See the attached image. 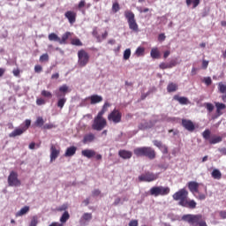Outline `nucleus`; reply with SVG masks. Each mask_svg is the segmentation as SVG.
<instances>
[{
  "instance_id": "bf43d9fd",
  "label": "nucleus",
  "mask_w": 226,
  "mask_h": 226,
  "mask_svg": "<svg viewBox=\"0 0 226 226\" xmlns=\"http://www.w3.org/2000/svg\"><path fill=\"white\" fill-rule=\"evenodd\" d=\"M177 65V61H176V59L170 60V62L169 63V66L170 68H174V66Z\"/></svg>"
},
{
  "instance_id": "f704fd0d",
  "label": "nucleus",
  "mask_w": 226,
  "mask_h": 226,
  "mask_svg": "<svg viewBox=\"0 0 226 226\" xmlns=\"http://www.w3.org/2000/svg\"><path fill=\"white\" fill-rule=\"evenodd\" d=\"M144 52H146V49L143 47L137 48L135 54L138 57H140V56H144Z\"/></svg>"
},
{
  "instance_id": "4468645a",
  "label": "nucleus",
  "mask_w": 226,
  "mask_h": 226,
  "mask_svg": "<svg viewBox=\"0 0 226 226\" xmlns=\"http://www.w3.org/2000/svg\"><path fill=\"white\" fill-rule=\"evenodd\" d=\"M96 136L93 132H89L85 134L82 139L83 144H91V142H94Z\"/></svg>"
},
{
  "instance_id": "c03bdc74",
  "label": "nucleus",
  "mask_w": 226,
  "mask_h": 226,
  "mask_svg": "<svg viewBox=\"0 0 226 226\" xmlns=\"http://www.w3.org/2000/svg\"><path fill=\"white\" fill-rule=\"evenodd\" d=\"M82 218H83L86 222H89V220H92V219H93V214H91V213H85V214L82 215Z\"/></svg>"
},
{
  "instance_id": "4c0bfd02",
  "label": "nucleus",
  "mask_w": 226,
  "mask_h": 226,
  "mask_svg": "<svg viewBox=\"0 0 226 226\" xmlns=\"http://www.w3.org/2000/svg\"><path fill=\"white\" fill-rule=\"evenodd\" d=\"M202 137L205 139V140H209L211 137V131L208 129L205 130L202 133Z\"/></svg>"
},
{
  "instance_id": "f3484780",
  "label": "nucleus",
  "mask_w": 226,
  "mask_h": 226,
  "mask_svg": "<svg viewBox=\"0 0 226 226\" xmlns=\"http://www.w3.org/2000/svg\"><path fill=\"white\" fill-rule=\"evenodd\" d=\"M81 154L82 156H84L85 158H94V156H96V151L93 150V149H85L81 151Z\"/></svg>"
},
{
  "instance_id": "49530a36",
  "label": "nucleus",
  "mask_w": 226,
  "mask_h": 226,
  "mask_svg": "<svg viewBox=\"0 0 226 226\" xmlns=\"http://www.w3.org/2000/svg\"><path fill=\"white\" fill-rule=\"evenodd\" d=\"M153 144H154V146H155V147H158V149L162 148L163 146H164L162 141H159V140H156V139L153 141Z\"/></svg>"
},
{
  "instance_id": "2f4dec72",
  "label": "nucleus",
  "mask_w": 226,
  "mask_h": 226,
  "mask_svg": "<svg viewBox=\"0 0 226 226\" xmlns=\"http://www.w3.org/2000/svg\"><path fill=\"white\" fill-rule=\"evenodd\" d=\"M71 45H74L75 47H82V41L79 38L71 39Z\"/></svg>"
},
{
  "instance_id": "473e14b6",
  "label": "nucleus",
  "mask_w": 226,
  "mask_h": 226,
  "mask_svg": "<svg viewBox=\"0 0 226 226\" xmlns=\"http://www.w3.org/2000/svg\"><path fill=\"white\" fill-rule=\"evenodd\" d=\"M58 91L59 93H61V94L65 96L66 93H70V88L66 85H63L62 87H59Z\"/></svg>"
},
{
  "instance_id": "13d9d810",
  "label": "nucleus",
  "mask_w": 226,
  "mask_h": 226,
  "mask_svg": "<svg viewBox=\"0 0 226 226\" xmlns=\"http://www.w3.org/2000/svg\"><path fill=\"white\" fill-rule=\"evenodd\" d=\"M137 10L139 11V13H147V11H149V8L142 9V7H137Z\"/></svg>"
},
{
  "instance_id": "20e7f679",
  "label": "nucleus",
  "mask_w": 226,
  "mask_h": 226,
  "mask_svg": "<svg viewBox=\"0 0 226 226\" xmlns=\"http://www.w3.org/2000/svg\"><path fill=\"white\" fill-rule=\"evenodd\" d=\"M124 17L129 24V29L134 31V33H138L139 24H137V20H135V14L132 11H125Z\"/></svg>"
},
{
  "instance_id": "338daca9",
  "label": "nucleus",
  "mask_w": 226,
  "mask_h": 226,
  "mask_svg": "<svg viewBox=\"0 0 226 226\" xmlns=\"http://www.w3.org/2000/svg\"><path fill=\"white\" fill-rule=\"evenodd\" d=\"M208 65H209V62L208 61H206V60L202 61V68H203V70H206Z\"/></svg>"
},
{
  "instance_id": "9d476101",
  "label": "nucleus",
  "mask_w": 226,
  "mask_h": 226,
  "mask_svg": "<svg viewBox=\"0 0 226 226\" xmlns=\"http://www.w3.org/2000/svg\"><path fill=\"white\" fill-rule=\"evenodd\" d=\"M22 183L19 179V174L15 171H11L8 177V185L9 186H20Z\"/></svg>"
},
{
  "instance_id": "6e6552de",
  "label": "nucleus",
  "mask_w": 226,
  "mask_h": 226,
  "mask_svg": "<svg viewBox=\"0 0 226 226\" xmlns=\"http://www.w3.org/2000/svg\"><path fill=\"white\" fill-rule=\"evenodd\" d=\"M89 63V54L85 49L78 51V64L84 68Z\"/></svg>"
},
{
  "instance_id": "72a5a7b5",
  "label": "nucleus",
  "mask_w": 226,
  "mask_h": 226,
  "mask_svg": "<svg viewBox=\"0 0 226 226\" xmlns=\"http://www.w3.org/2000/svg\"><path fill=\"white\" fill-rule=\"evenodd\" d=\"M34 124H35V126L41 128V126H43V124H45V121L43 120V117H38Z\"/></svg>"
},
{
  "instance_id": "79ce46f5",
  "label": "nucleus",
  "mask_w": 226,
  "mask_h": 226,
  "mask_svg": "<svg viewBox=\"0 0 226 226\" xmlns=\"http://www.w3.org/2000/svg\"><path fill=\"white\" fill-rule=\"evenodd\" d=\"M41 96H43L44 98H49V99L52 98V93H50V92H49V91H47V90H42V91L41 92Z\"/></svg>"
},
{
  "instance_id": "3c124183",
  "label": "nucleus",
  "mask_w": 226,
  "mask_h": 226,
  "mask_svg": "<svg viewBox=\"0 0 226 226\" xmlns=\"http://www.w3.org/2000/svg\"><path fill=\"white\" fill-rule=\"evenodd\" d=\"M46 103H47V101H45V99L43 98L36 99V105L41 106V105H45Z\"/></svg>"
},
{
  "instance_id": "dca6fc26",
  "label": "nucleus",
  "mask_w": 226,
  "mask_h": 226,
  "mask_svg": "<svg viewBox=\"0 0 226 226\" xmlns=\"http://www.w3.org/2000/svg\"><path fill=\"white\" fill-rule=\"evenodd\" d=\"M118 156H120V158H123V160H130V158L133 156V154L132 153V151L119 150Z\"/></svg>"
},
{
  "instance_id": "09e8293b",
  "label": "nucleus",
  "mask_w": 226,
  "mask_h": 226,
  "mask_svg": "<svg viewBox=\"0 0 226 226\" xmlns=\"http://www.w3.org/2000/svg\"><path fill=\"white\" fill-rule=\"evenodd\" d=\"M153 144H154V146H155V147H158V149L162 148L163 146H164L162 141H159V140H156V139L153 141Z\"/></svg>"
},
{
  "instance_id": "a19ab883",
  "label": "nucleus",
  "mask_w": 226,
  "mask_h": 226,
  "mask_svg": "<svg viewBox=\"0 0 226 226\" xmlns=\"http://www.w3.org/2000/svg\"><path fill=\"white\" fill-rule=\"evenodd\" d=\"M64 103H66V97L60 98L57 102V107L63 109L64 107Z\"/></svg>"
},
{
  "instance_id": "2eb2a0df",
  "label": "nucleus",
  "mask_w": 226,
  "mask_h": 226,
  "mask_svg": "<svg viewBox=\"0 0 226 226\" xmlns=\"http://www.w3.org/2000/svg\"><path fill=\"white\" fill-rule=\"evenodd\" d=\"M173 100L178 102L180 105H190V100H188V97H181L178 94H176L173 96Z\"/></svg>"
},
{
  "instance_id": "6ab92c4d",
  "label": "nucleus",
  "mask_w": 226,
  "mask_h": 226,
  "mask_svg": "<svg viewBox=\"0 0 226 226\" xmlns=\"http://www.w3.org/2000/svg\"><path fill=\"white\" fill-rule=\"evenodd\" d=\"M91 105H96V103H100L103 102V97L102 95L94 94L89 97Z\"/></svg>"
},
{
  "instance_id": "a18cd8bd",
  "label": "nucleus",
  "mask_w": 226,
  "mask_h": 226,
  "mask_svg": "<svg viewBox=\"0 0 226 226\" xmlns=\"http://www.w3.org/2000/svg\"><path fill=\"white\" fill-rule=\"evenodd\" d=\"M36 225H38V216L34 215L32 217V220L30 222V225L29 226H36Z\"/></svg>"
},
{
  "instance_id": "7ed1b4c3",
  "label": "nucleus",
  "mask_w": 226,
  "mask_h": 226,
  "mask_svg": "<svg viewBox=\"0 0 226 226\" xmlns=\"http://www.w3.org/2000/svg\"><path fill=\"white\" fill-rule=\"evenodd\" d=\"M150 195L153 197H165L170 193V187L169 186H154L149 190Z\"/></svg>"
},
{
  "instance_id": "b1692460",
  "label": "nucleus",
  "mask_w": 226,
  "mask_h": 226,
  "mask_svg": "<svg viewBox=\"0 0 226 226\" xmlns=\"http://www.w3.org/2000/svg\"><path fill=\"white\" fill-rule=\"evenodd\" d=\"M72 33L71 32H66L65 34H63L62 38H57L59 43H64L66 44L68 43V38H70L72 36Z\"/></svg>"
},
{
  "instance_id": "aec40b11",
  "label": "nucleus",
  "mask_w": 226,
  "mask_h": 226,
  "mask_svg": "<svg viewBox=\"0 0 226 226\" xmlns=\"http://www.w3.org/2000/svg\"><path fill=\"white\" fill-rule=\"evenodd\" d=\"M215 108H216L217 117H220V116H222V114H223L222 112V110H225L226 105L224 103H222V102H215Z\"/></svg>"
},
{
  "instance_id": "4d7b16f0",
  "label": "nucleus",
  "mask_w": 226,
  "mask_h": 226,
  "mask_svg": "<svg viewBox=\"0 0 226 226\" xmlns=\"http://www.w3.org/2000/svg\"><path fill=\"white\" fill-rule=\"evenodd\" d=\"M42 71H43V67H41V65L37 64L34 66L35 73H41Z\"/></svg>"
},
{
  "instance_id": "a878e982",
  "label": "nucleus",
  "mask_w": 226,
  "mask_h": 226,
  "mask_svg": "<svg viewBox=\"0 0 226 226\" xmlns=\"http://www.w3.org/2000/svg\"><path fill=\"white\" fill-rule=\"evenodd\" d=\"M109 107H110V103L109 102H105L101 109V111L98 112V116H102L103 117V116L105 115V112L109 111Z\"/></svg>"
},
{
  "instance_id": "4be33fe9",
  "label": "nucleus",
  "mask_w": 226,
  "mask_h": 226,
  "mask_svg": "<svg viewBox=\"0 0 226 226\" xmlns=\"http://www.w3.org/2000/svg\"><path fill=\"white\" fill-rule=\"evenodd\" d=\"M70 220V213L68 211H64L60 217V224L57 226H63L64 223H66Z\"/></svg>"
},
{
  "instance_id": "7c9ffc66",
  "label": "nucleus",
  "mask_w": 226,
  "mask_h": 226,
  "mask_svg": "<svg viewBox=\"0 0 226 226\" xmlns=\"http://www.w3.org/2000/svg\"><path fill=\"white\" fill-rule=\"evenodd\" d=\"M187 6H190L192 3V8H197V6H199V4H200V0H186L185 1Z\"/></svg>"
},
{
  "instance_id": "c85d7f7f",
  "label": "nucleus",
  "mask_w": 226,
  "mask_h": 226,
  "mask_svg": "<svg viewBox=\"0 0 226 226\" xmlns=\"http://www.w3.org/2000/svg\"><path fill=\"white\" fill-rule=\"evenodd\" d=\"M57 158V149L54 145L51 146L50 162H54Z\"/></svg>"
},
{
  "instance_id": "5701e85b",
  "label": "nucleus",
  "mask_w": 226,
  "mask_h": 226,
  "mask_svg": "<svg viewBox=\"0 0 226 226\" xmlns=\"http://www.w3.org/2000/svg\"><path fill=\"white\" fill-rule=\"evenodd\" d=\"M75 153H77V147L75 146L69 147L65 151L64 156L72 157V156H74Z\"/></svg>"
},
{
  "instance_id": "a211bd4d",
  "label": "nucleus",
  "mask_w": 226,
  "mask_h": 226,
  "mask_svg": "<svg viewBox=\"0 0 226 226\" xmlns=\"http://www.w3.org/2000/svg\"><path fill=\"white\" fill-rule=\"evenodd\" d=\"M188 188L192 193H199V183L191 181L188 183Z\"/></svg>"
},
{
  "instance_id": "6e6d98bb",
  "label": "nucleus",
  "mask_w": 226,
  "mask_h": 226,
  "mask_svg": "<svg viewBox=\"0 0 226 226\" xmlns=\"http://www.w3.org/2000/svg\"><path fill=\"white\" fill-rule=\"evenodd\" d=\"M160 151L162 152V154H169V147H166V145L162 146V147L160 148Z\"/></svg>"
},
{
  "instance_id": "052dcab7",
  "label": "nucleus",
  "mask_w": 226,
  "mask_h": 226,
  "mask_svg": "<svg viewBox=\"0 0 226 226\" xmlns=\"http://www.w3.org/2000/svg\"><path fill=\"white\" fill-rule=\"evenodd\" d=\"M165 38H167V36H165V34H160L158 36V41H165Z\"/></svg>"
},
{
  "instance_id": "f257e3e1",
  "label": "nucleus",
  "mask_w": 226,
  "mask_h": 226,
  "mask_svg": "<svg viewBox=\"0 0 226 226\" xmlns=\"http://www.w3.org/2000/svg\"><path fill=\"white\" fill-rule=\"evenodd\" d=\"M182 220L184 222H187V223H190V225L192 226H207V223H206V220H204V216L202 215H185L182 216Z\"/></svg>"
},
{
  "instance_id": "9b49d317",
  "label": "nucleus",
  "mask_w": 226,
  "mask_h": 226,
  "mask_svg": "<svg viewBox=\"0 0 226 226\" xmlns=\"http://www.w3.org/2000/svg\"><path fill=\"white\" fill-rule=\"evenodd\" d=\"M182 126L187 130V132H194L195 131V124L192 120L188 119H182Z\"/></svg>"
},
{
  "instance_id": "412c9836",
  "label": "nucleus",
  "mask_w": 226,
  "mask_h": 226,
  "mask_svg": "<svg viewBox=\"0 0 226 226\" xmlns=\"http://www.w3.org/2000/svg\"><path fill=\"white\" fill-rule=\"evenodd\" d=\"M185 204L182 205V207H189V209H195L197 207V202L192 200L188 201V199L185 200Z\"/></svg>"
},
{
  "instance_id": "cd10ccee",
  "label": "nucleus",
  "mask_w": 226,
  "mask_h": 226,
  "mask_svg": "<svg viewBox=\"0 0 226 226\" xmlns=\"http://www.w3.org/2000/svg\"><path fill=\"white\" fill-rule=\"evenodd\" d=\"M27 213H29V207L25 206L16 214V216H24V215H27Z\"/></svg>"
},
{
  "instance_id": "0eeeda50",
  "label": "nucleus",
  "mask_w": 226,
  "mask_h": 226,
  "mask_svg": "<svg viewBox=\"0 0 226 226\" xmlns=\"http://www.w3.org/2000/svg\"><path fill=\"white\" fill-rule=\"evenodd\" d=\"M173 200H179V206H185V201L188 199V191L183 188L175 192L173 195Z\"/></svg>"
},
{
  "instance_id": "393cba45",
  "label": "nucleus",
  "mask_w": 226,
  "mask_h": 226,
  "mask_svg": "<svg viewBox=\"0 0 226 226\" xmlns=\"http://www.w3.org/2000/svg\"><path fill=\"white\" fill-rule=\"evenodd\" d=\"M150 56L153 59H160V50H158V48H153Z\"/></svg>"
},
{
  "instance_id": "680f3d73",
  "label": "nucleus",
  "mask_w": 226,
  "mask_h": 226,
  "mask_svg": "<svg viewBox=\"0 0 226 226\" xmlns=\"http://www.w3.org/2000/svg\"><path fill=\"white\" fill-rule=\"evenodd\" d=\"M12 73H13L14 77H20V70L19 69H14L12 71Z\"/></svg>"
},
{
  "instance_id": "c9c22d12",
  "label": "nucleus",
  "mask_w": 226,
  "mask_h": 226,
  "mask_svg": "<svg viewBox=\"0 0 226 226\" xmlns=\"http://www.w3.org/2000/svg\"><path fill=\"white\" fill-rule=\"evenodd\" d=\"M222 142V137L217 136L209 139V144H218Z\"/></svg>"
},
{
  "instance_id": "0e129e2a",
  "label": "nucleus",
  "mask_w": 226,
  "mask_h": 226,
  "mask_svg": "<svg viewBox=\"0 0 226 226\" xmlns=\"http://www.w3.org/2000/svg\"><path fill=\"white\" fill-rule=\"evenodd\" d=\"M129 226H139V221H137V220H132V221L129 222Z\"/></svg>"
},
{
  "instance_id": "c756f323",
  "label": "nucleus",
  "mask_w": 226,
  "mask_h": 226,
  "mask_svg": "<svg viewBox=\"0 0 226 226\" xmlns=\"http://www.w3.org/2000/svg\"><path fill=\"white\" fill-rule=\"evenodd\" d=\"M211 176L214 179H222V172L219 171V170L215 169L212 171Z\"/></svg>"
},
{
  "instance_id": "58836bf2",
  "label": "nucleus",
  "mask_w": 226,
  "mask_h": 226,
  "mask_svg": "<svg viewBox=\"0 0 226 226\" xmlns=\"http://www.w3.org/2000/svg\"><path fill=\"white\" fill-rule=\"evenodd\" d=\"M130 56H132V49H127L124 51V61H128L130 59Z\"/></svg>"
},
{
  "instance_id": "864d4df0",
  "label": "nucleus",
  "mask_w": 226,
  "mask_h": 226,
  "mask_svg": "<svg viewBox=\"0 0 226 226\" xmlns=\"http://www.w3.org/2000/svg\"><path fill=\"white\" fill-rule=\"evenodd\" d=\"M49 41H57V34H50L49 35Z\"/></svg>"
},
{
  "instance_id": "774afa93",
  "label": "nucleus",
  "mask_w": 226,
  "mask_h": 226,
  "mask_svg": "<svg viewBox=\"0 0 226 226\" xmlns=\"http://www.w3.org/2000/svg\"><path fill=\"white\" fill-rule=\"evenodd\" d=\"M219 215L222 220H225L226 218V210L225 211H220Z\"/></svg>"
},
{
  "instance_id": "69168bd1",
  "label": "nucleus",
  "mask_w": 226,
  "mask_h": 226,
  "mask_svg": "<svg viewBox=\"0 0 226 226\" xmlns=\"http://www.w3.org/2000/svg\"><path fill=\"white\" fill-rule=\"evenodd\" d=\"M29 126H31V120L29 119H26L25 121V126L24 127H21V128H26V130L29 128Z\"/></svg>"
},
{
  "instance_id": "8fccbe9b",
  "label": "nucleus",
  "mask_w": 226,
  "mask_h": 226,
  "mask_svg": "<svg viewBox=\"0 0 226 226\" xmlns=\"http://www.w3.org/2000/svg\"><path fill=\"white\" fill-rule=\"evenodd\" d=\"M47 61H49V54L46 53L40 56L41 63H46Z\"/></svg>"
},
{
  "instance_id": "423d86ee",
  "label": "nucleus",
  "mask_w": 226,
  "mask_h": 226,
  "mask_svg": "<svg viewBox=\"0 0 226 226\" xmlns=\"http://www.w3.org/2000/svg\"><path fill=\"white\" fill-rule=\"evenodd\" d=\"M108 121H109V123H113V124H119V123L123 121V113L121 112V110L115 108L108 115Z\"/></svg>"
},
{
  "instance_id": "f03ea898",
  "label": "nucleus",
  "mask_w": 226,
  "mask_h": 226,
  "mask_svg": "<svg viewBox=\"0 0 226 226\" xmlns=\"http://www.w3.org/2000/svg\"><path fill=\"white\" fill-rule=\"evenodd\" d=\"M135 156L138 158L140 156H146L148 160H154L156 158V151L151 147H140L133 150Z\"/></svg>"
},
{
  "instance_id": "5fc2aeb1",
  "label": "nucleus",
  "mask_w": 226,
  "mask_h": 226,
  "mask_svg": "<svg viewBox=\"0 0 226 226\" xmlns=\"http://www.w3.org/2000/svg\"><path fill=\"white\" fill-rule=\"evenodd\" d=\"M204 83L206 84V86H211V84H213V80L211 79V77L205 78Z\"/></svg>"
},
{
  "instance_id": "e433bc0d",
  "label": "nucleus",
  "mask_w": 226,
  "mask_h": 226,
  "mask_svg": "<svg viewBox=\"0 0 226 226\" xmlns=\"http://www.w3.org/2000/svg\"><path fill=\"white\" fill-rule=\"evenodd\" d=\"M111 10L113 13H117V11L121 10V7L119 6V3L117 2L113 3Z\"/></svg>"
},
{
  "instance_id": "37998d69",
  "label": "nucleus",
  "mask_w": 226,
  "mask_h": 226,
  "mask_svg": "<svg viewBox=\"0 0 226 226\" xmlns=\"http://www.w3.org/2000/svg\"><path fill=\"white\" fill-rule=\"evenodd\" d=\"M205 107H206L207 112H212L213 110H215V105H213V103H211V102H207L205 104Z\"/></svg>"
},
{
  "instance_id": "de8ad7c7",
  "label": "nucleus",
  "mask_w": 226,
  "mask_h": 226,
  "mask_svg": "<svg viewBox=\"0 0 226 226\" xmlns=\"http://www.w3.org/2000/svg\"><path fill=\"white\" fill-rule=\"evenodd\" d=\"M153 144H154V146H155V147H158V149L162 148L163 146H164L162 141H159V140H156V139L153 141Z\"/></svg>"
},
{
  "instance_id": "bb28decb",
  "label": "nucleus",
  "mask_w": 226,
  "mask_h": 226,
  "mask_svg": "<svg viewBox=\"0 0 226 226\" xmlns=\"http://www.w3.org/2000/svg\"><path fill=\"white\" fill-rule=\"evenodd\" d=\"M168 93H175V91H177V84L176 83H170L167 87Z\"/></svg>"
},
{
  "instance_id": "ddd939ff",
  "label": "nucleus",
  "mask_w": 226,
  "mask_h": 226,
  "mask_svg": "<svg viewBox=\"0 0 226 226\" xmlns=\"http://www.w3.org/2000/svg\"><path fill=\"white\" fill-rule=\"evenodd\" d=\"M26 131H27V128L17 127L14 131H12L9 134V137L11 139H15V137H19V135H22Z\"/></svg>"
},
{
  "instance_id": "603ef678",
  "label": "nucleus",
  "mask_w": 226,
  "mask_h": 226,
  "mask_svg": "<svg viewBox=\"0 0 226 226\" xmlns=\"http://www.w3.org/2000/svg\"><path fill=\"white\" fill-rule=\"evenodd\" d=\"M161 70H167V69H170V66L169 65V64L167 63H161L159 65Z\"/></svg>"
},
{
  "instance_id": "1a4fd4ad",
  "label": "nucleus",
  "mask_w": 226,
  "mask_h": 226,
  "mask_svg": "<svg viewBox=\"0 0 226 226\" xmlns=\"http://www.w3.org/2000/svg\"><path fill=\"white\" fill-rule=\"evenodd\" d=\"M157 178H158V174H154L153 172L147 171L144 174H141L139 177V181L145 182V183H151L153 181H156Z\"/></svg>"
},
{
  "instance_id": "ea45409f",
  "label": "nucleus",
  "mask_w": 226,
  "mask_h": 226,
  "mask_svg": "<svg viewBox=\"0 0 226 226\" xmlns=\"http://www.w3.org/2000/svg\"><path fill=\"white\" fill-rule=\"evenodd\" d=\"M218 89H219L220 93H222V94H226V85H224L223 83L220 82L218 84Z\"/></svg>"
},
{
  "instance_id": "f8f14e48",
  "label": "nucleus",
  "mask_w": 226,
  "mask_h": 226,
  "mask_svg": "<svg viewBox=\"0 0 226 226\" xmlns=\"http://www.w3.org/2000/svg\"><path fill=\"white\" fill-rule=\"evenodd\" d=\"M64 17L69 20V24H75L77 20V12L73 11H68L65 12Z\"/></svg>"
},
{
  "instance_id": "39448f33",
  "label": "nucleus",
  "mask_w": 226,
  "mask_h": 226,
  "mask_svg": "<svg viewBox=\"0 0 226 226\" xmlns=\"http://www.w3.org/2000/svg\"><path fill=\"white\" fill-rule=\"evenodd\" d=\"M107 126V119L101 115H97L94 118V122L92 124V130L95 132H102Z\"/></svg>"
},
{
  "instance_id": "e2e57ef3",
  "label": "nucleus",
  "mask_w": 226,
  "mask_h": 226,
  "mask_svg": "<svg viewBox=\"0 0 226 226\" xmlns=\"http://www.w3.org/2000/svg\"><path fill=\"white\" fill-rule=\"evenodd\" d=\"M93 36H94L98 41H102V40L100 39V35H98V31L97 30H94L92 33Z\"/></svg>"
}]
</instances>
